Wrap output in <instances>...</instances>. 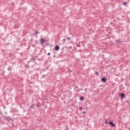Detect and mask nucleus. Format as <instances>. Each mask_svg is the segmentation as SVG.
<instances>
[{
	"label": "nucleus",
	"instance_id": "7",
	"mask_svg": "<svg viewBox=\"0 0 130 130\" xmlns=\"http://www.w3.org/2000/svg\"><path fill=\"white\" fill-rule=\"evenodd\" d=\"M54 49L55 51H58L59 50V46L56 45L55 46Z\"/></svg>",
	"mask_w": 130,
	"mask_h": 130
},
{
	"label": "nucleus",
	"instance_id": "14",
	"mask_svg": "<svg viewBox=\"0 0 130 130\" xmlns=\"http://www.w3.org/2000/svg\"><path fill=\"white\" fill-rule=\"evenodd\" d=\"M95 75H96V76H99V73L98 72H96L95 73Z\"/></svg>",
	"mask_w": 130,
	"mask_h": 130
},
{
	"label": "nucleus",
	"instance_id": "20",
	"mask_svg": "<svg viewBox=\"0 0 130 130\" xmlns=\"http://www.w3.org/2000/svg\"><path fill=\"white\" fill-rule=\"evenodd\" d=\"M25 68H29V65L26 64V65L25 66Z\"/></svg>",
	"mask_w": 130,
	"mask_h": 130
},
{
	"label": "nucleus",
	"instance_id": "15",
	"mask_svg": "<svg viewBox=\"0 0 130 130\" xmlns=\"http://www.w3.org/2000/svg\"><path fill=\"white\" fill-rule=\"evenodd\" d=\"M30 108H34V104H32L31 106H30Z\"/></svg>",
	"mask_w": 130,
	"mask_h": 130
},
{
	"label": "nucleus",
	"instance_id": "19",
	"mask_svg": "<svg viewBox=\"0 0 130 130\" xmlns=\"http://www.w3.org/2000/svg\"><path fill=\"white\" fill-rule=\"evenodd\" d=\"M0 115H3V112L1 110H0Z\"/></svg>",
	"mask_w": 130,
	"mask_h": 130
},
{
	"label": "nucleus",
	"instance_id": "28",
	"mask_svg": "<svg viewBox=\"0 0 130 130\" xmlns=\"http://www.w3.org/2000/svg\"><path fill=\"white\" fill-rule=\"evenodd\" d=\"M66 39H63V41H64V42L66 41Z\"/></svg>",
	"mask_w": 130,
	"mask_h": 130
},
{
	"label": "nucleus",
	"instance_id": "16",
	"mask_svg": "<svg viewBox=\"0 0 130 130\" xmlns=\"http://www.w3.org/2000/svg\"><path fill=\"white\" fill-rule=\"evenodd\" d=\"M79 110H81V111L83 110V108H82V107H80Z\"/></svg>",
	"mask_w": 130,
	"mask_h": 130
},
{
	"label": "nucleus",
	"instance_id": "29",
	"mask_svg": "<svg viewBox=\"0 0 130 130\" xmlns=\"http://www.w3.org/2000/svg\"><path fill=\"white\" fill-rule=\"evenodd\" d=\"M48 55H50V53H48Z\"/></svg>",
	"mask_w": 130,
	"mask_h": 130
},
{
	"label": "nucleus",
	"instance_id": "6",
	"mask_svg": "<svg viewBox=\"0 0 130 130\" xmlns=\"http://www.w3.org/2000/svg\"><path fill=\"white\" fill-rule=\"evenodd\" d=\"M106 81H107V79L105 77H103L101 79V82H103V83L106 82Z\"/></svg>",
	"mask_w": 130,
	"mask_h": 130
},
{
	"label": "nucleus",
	"instance_id": "23",
	"mask_svg": "<svg viewBox=\"0 0 130 130\" xmlns=\"http://www.w3.org/2000/svg\"><path fill=\"white\" fill-rule=\"evenodd\" d=\"M105 123H106V124L108 123V121H107V120H106L105 121Z\"/></svg>",
	"mask_w": 130,
	"mask_h": 130
},
{
	"label": "nucleus",
	"instance_id": "12",
	"mask_svg": "<svg viewBox=\"0 0 130 130\" xmlns=\"http://www.w3.org/2000/svg\"><path fill=\"white\" fill-rule=\"evenodd\" d=\"M65 126H66V128L64 129V130H68V129H69V126H68V125H66Z\"/></svg>",
	"mask_w": 130,
	"mask_h": 130
},
{
	"label": "nucleus",
	"instance_id": "2",
	"mask_svg": "<svg viewBox=\"0 0 130 130\" xmlns=\"http://www.w3.org/2000/svg\"><path fill=\"white\" fill-rule=\"evenodd\" d=\"M65 97H71L72 96V92L70 91H66V95H64Z\"/></svg>",
	"mask_w": 130,
	"mask_h": 130
},
{
	"label": "nucleus",
	"instance_id": "3",
	"mask_svg": "<svg viewBox=\"0 0 130 130\" xmlns=\"http://www.w3.org/2000/svg\"><path fill=\"white\" fill-rule=\"evenodd\" d=\"M4 118L6 120H8L9 121V120H12V118L7 116H4Z\"/></svg>",
	"mask_w": 130,
	"mask_h": 130
},
{
	"label": "nucleus",
	"instance_id": "10",
	"mask_svg": "<svg viewBox=\"0 0 130 130\" xmlns=\"http://www.w3.org/2000/svg\"><path fill=\"white\" fill-rule=\"evenodd\" d=\"M37 57H38V56H37L34 58H31V60H34V61H35V60H36V58H37Z\"/></svg>",
	"mask_w": 130,
	"mask_h": 130
},
{
	"label": "nucleus",
	"instance_id": "35",
	"mask_svg": "<svg viewBox=\"0 0 130 130\" xmlns=\"http://www.w3.org/2000/svg\"><path fill=\"white\" fill-rule=\"evenodd\" d=\"M81 50H79V52H81Z\"/></svg>",
	"mask_w": 130,
	"mask_h": 130
},
{
	"label": "nucleus",
	"instance_id": "25",
	"mask_svg": "<svg viewBox=\"0 0 130 130\" xmlns=\"http://www.w3.org/2000/svg\"><path fill=\"white\" fill-rule=\"evenodd\" d=\"M72 46H70L69 47V49H72Z\"/></svg>",
	"mask_w": 130,
	"mask_h": 130
},
{
	"label": "nucleus",
	"instance_id": "30",
	"mask_svg": "<svg viewBox=\"0 0 130 130\" xmlns=\"http://www.w3.org/2000/svg\"><path fill=\"white\" fill-rule=\"evenodd\" d=\"M36 106H37L38 107H39L40 106H39V105L38 104L36 105Z\"/></svg>",
	"mask_w": 130,
	"mask_h": 130
},
{
	"label": "nucleus",
	"instance_id": "4",
	"mask_svg": "<svg viewBox=\"0 0 130 130\" xmlns=\"http://www.w3.org/2000/svg\"><path fill=\"white\" fill-rule=\"evenodd\" d=\"M119 96L121 98V99H123L125 97V94L123 93L119 94Z\"/></svg>",
	"mask_w": 130,
	"mask_h": 130
},
{
	"label": "nucleus",
	"instance_id": "8",
	"mask_svg": "<svg viewBox=\"0 0 130 130\" xmlns=\"http://www.w3.org/2000/svg\"><path fill=\"white\" fill-rule=\"evenodd\" d=\"M40 41H41V44H43V43H45V40L44 39H40Z\"/></svg>",
	"mask_w": 130,
	"mask_h": 130
},
{
	"label": "nucleus",
	"instance_id": "24",
	"mask_svg": "<svg viewBox=\"0 0 130 130\" xmlns=\"http://www.w3.org/2000/svg\"><path fill=\"white\" fill-rule=\"evenodd\" d=\"M69 73H72V70L69 69Z\"/></svg>",
	"mask_w": 130,
	"mask_h": 130
},
{
	"label": "nucleus",
	"instance_id": "33",
	"mask_svg": "<svg viewBox=\"0 0 130 130\" xmlns=\"http://www.w3.org/2000/svg\"><path fill=\"white\" fill-rule=\"evenodd\" d=\"M53 57H55V55H53Z\"/></svg>",
	"mask_w": 130,
	"mask_h": 130
},
{
	"label": "nucleus",
	"instance_id": "18",
	"mask_svg": "<svg viewBox=\"0 0 130 130\" xmlns=\"http://www.w3.org/2000/svg\"><path fill=\"white\" fill-rule=\"evenodd\" d=\"M123 5L124 6H126V2H124V3H123Z\"/></svg>",
	"mask_w": 130,
	"mask_h": 130
},
{
	"label": "nucleus",
	"instance_id": "9",
	"mask_svg": "<svg viewBox=\"0 0 130 130\" xmlns=\"http://www.w3.org/2000/svg\"><path fill=\"white\" fill-rule=\"evenodd\" d=\"M12 69H13V67H12V66H9L8 68V71H9V72H11V71H12Z\"/></svg>",
	"mask_w": 130,
	"mask_h": 130
},
{
	"label": "nucleus",
	"instance_id": "31",
	"mask_svg": "<svg viewBox=\"0 0 130 130\" xmlns=\"http://www.w3.org/2000/svg\"><path fill=\"white\" fill-rule=\"evenodd\" d=\"M84 91H87V88H85V89H84Z\"/></svg>",
	"mask_w": 130,
	"mask_h": 130
},
{
	"label": "nucleus",
	"instance_id": "22",
	"mask_svg": "<svg viewBox=\"0 0 130 130\" xmlns=\"http://www.w3.org/2000/svg\"><path fill=\"white\" fill-rule=\"evenodd\" d=\"M82 90H83V89H79L78 90V92H80V91H82Z\"/></svg>",
	"mask_w": 130,
	"mask_h": 130
},
{
	"label": "nucleus",
	"instance_id": "27",
	"mask_svg": "<svg viewBox=\"0 0 130 130\" xmlns=\"http://www.w3.org/2000/svg\"><path fill=\"white\" fill-rule=\"evenodd\" d=\"M44 77H45V75H42V78H44Z\"/></svg>",
	"mask_w": 130,
	"mask_h": 130
},
{
	"label": "nucleus",
	"instance_id": "21",
	"mask_svg": "<svg viewBox=\"0 0 130 130\" xmlns=\"http://www.w3.org/2000/svg\"><path fill=\"white\" fill-rule=\"evenodd\" d=\"M76 46L77 47H81V45H77Z\"/></svg>",
	"mask_w": 130,
	"mask_h": 130
},
{
	"label": "nucleus",
	"instance_id": "37",
	"mask_svg": "<svg viewBox=\"0 0 130 130\" xmlns=\"http://www.w3.org/2000/svg\"><path fill=\"white\" fill-rule=\"evenodd\" d=\"M0 120H1V118H0Z\"/></svg>",
	"mask_w": 130,
	"mask_h": 130
},
{
	"label": "nucleus",
	"instance_id": "26",
	"mask_svg": "<svg viewBox=\"0 0 130 130\" xmlns=\"http://www.w3.org/2000/svg\"><path fill=\"white\" fill-rule=\"evenodd\" d=\"M82 113L85 114H86V112L85 111L82 112Z\"/></svg>",
	"mask_w": 130,
	"mask_h": 130
},
{
	"label": "nucleus",
	"instance_id": "1",
	"mask_svg": "<svg viewBox=\"0 0 130 130\" xmlns=\"http://www.w3.org/2000/svg\"><path fill=\"white\" fill-rule=\"evenodd\" d=\"M115 41L116 44H122V43L123 42L120 39H117Z\"/></svg>",
	"mask_w": 130,
	"mask_h": 130
},
{
	"label": "nucleus",
	"instance_id": "17",
	"mask_svg": "<svg viewBox=\"0 0 130 130\" xmlns=\"http://www.w3.org/2000/svg\"><path fill=\"white\" fill-rule=\"evenodd\" d=\"M67 39L69 41V40H71V38L70 37H67Z\"/></svg>",
	"mask_w": 130,
	"mask_h": 130
},
{
	"label": "nucleus",
	"instance_id": "11",
	"mask_svg": "<svg viewBox=\"0 0 130 130\" xmlns=\"http://www.w3.org/2000/svg\"><path fill=\"white\" fill-rule=\"evenodd\" d=\"M84 100V98H83V96H81L80 98V101H83Z\"/></svg>",
	"mask_w": 130,
	"mask_h": 130
},
{
	"label": "nucleus",
	"instance_id": "13",
	"mask_svg": "<svg viewBox=\"0 0 130 130\" xmlns=\"http://www.w3.org/2000/svg\"><path fill=\"white\" fill-rule=\"evenodd\" d=\"M36 34H34V35H35L36 36V35H37V34H38V30H36Z\"/></svg>",
	"mask_w": 130,
	"mask_h": 130
},
{
	"label": "nucleus",
	"instance_id": "32",
	"mask_svg": "<svg viewBox=\"0 0 130 130\" xmlns=\"http://www.w3.org/2000/svg\"><path fill=\"white\" fill-rule=\"evenodd\" d=\"M113 24V23L112 22H111V24L112 25Z\"/></svg>",
	"mask_w": 130,
	"mask_h": 130
},
{
	"label": "nucleus",
	"instance_id": "36",
	"mask_svg": "<svg viewBox=\"0 0 130 130\" xmlns=\"http://www.w3.org/2000/svg\"><path fill=\"white\" fill-rule=\"evenodd\" d=\"M128 129H129V130H130V128H128Z\"/></svg>",
	"mask_w": 130,
	"mask_h": 130
},
{
	"label": "nucleus",
	"instance_id": "34",
	"mask_svg": "<svg viewBox=\"0 0 130 130\" xmlns=\"http://www.w3.org/2000/svg\"><path fill=\"white\" fill-rule=\"evenodd\" d=\"M38 104H40V103H38Z\"/></svg>",
	"mask_w": 130,
	"mask_h": 130
},
{
	"label": "nucleus",
	"instance_id": "5",
	"mask_svg": "<svg viewBox=\"0 0 130 130\" xmlns=\"http://www.w3.org/2000/svg\"><path fill=\"white\" fill-rule=\"evenodd\" d=\"M110 125H111L112 127L115 126V123H113V121H110L109 122Z\"/></svg>",
	"mask_w": 130,
	"mask_h": 130
}]
</instances>
